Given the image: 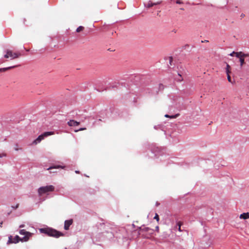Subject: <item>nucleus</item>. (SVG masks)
Segmentation results:
<instances>
[{"instance_id":"obj_1","label":"nucleus","mask_w":249,"mask_h":249,"mask_svg":"<svg viewBox=\"0 0 249 249\" xmlns=\"http://www.w3.org/2000/svg\"><path fill=\"white\" fill-rule=\"evenodd\" d=\"M39 230L41 233H45L48 236H52L55 238H58L60 236H63L64 235V234L62 232L52 228H42L40 229Z\"/></svg>"},{"instance_id":"obj_2","label":"nucleus","mask_w":249,"mask_h":249,"mask_svg":"<svg viewBox=\"0 0 249 249\" xmlns=\"http://www.w3.org/2000/svg\"><path fill=\"white\" fill-rule=\"evenodd\" d=\"M54 190V187L53 185H49L46 186L41 187L38 189V195L41 196L44 194L49 192H53Z\"/></svg>"},{"instance_id":"obj_3","label":"nucleus","mask_w":249,"mask_h":249,"mask_svg":"<svg viewBox=\"0 0 249 249\" xmlns=\"http://www.w3.org/2000/svg\"><path fill=\"white\" fill-rule=\"evenodd\" d=\"M20 55L21 54L19 53H13L11 50H7L4 57L6 58H10L11 59H14L19 57Z\"/></svg>"},{"instance_id":"obj_4","label":"nucleus","mask_w":249,"mask_h":249,"mask_svg":"<svg viewBox=\"0 0 249 249\" xmlns=\"http://www.w3.org/2000/svg\"><path fill=\"white\" fill-rule=\"evenodd\" d=\"M54 134L53 132H46L39 135L35 140L33 142V144H36L38 143H39L42 140L44 139V138L47 137L49 136Z\"/></svg>"},{"instance_id":"obj_5","label":"nucleus","mask_w":249,"mask_h":249,"mask_svg":"<svg viewBox=\"0 0 249 249\" xmlns=\"http://www.w3.org/2000/svg\"><path fill=\"white\" fill-rule=\"evenodd\" d=\"M248 56L249 54L244 53L242 52H237L236 53V57L239 58V61L240 62L241 67H242L245 63L244 58Z\"/></svg>"},{"instance_id":"obj_6","label":"nucleus","mask_w":249,"mask_h":249,"mask_svg":"<svg viewBox=\"0 0 249 249\" xmlns=\"http://www.w3.org/2000/svg\"><path fill=\"white\" fill-rule=\"evenodd\" d=\"M19 233L21 235H24L22 239H21V241H27L29 238V237L32 235V233L26 231L25 230H21L19 231Z\"/></svg>"},{"instance_id":"obj_7","label":"nucleus","mask_w":249,"mask_h":249,"mask_svg":"<svg viewBox=\"0 0 249 249\" xmlns=\"http://www.w3.org/2000/svg\"><path fill=\"white\" fill-rule=\"evenodd\" d=\"M173 104L177 105L179 103L181 98L177 95H173L170 98Z\"/></svg>"},{"instance_id":"obj_8","label":"nucleus","mask_w":249,"mask_h":249,"mask_svg":"<svg viewBox=\"0 0 249 249\" xmlns=\"http://www.w3.org/2000/svg\"><path fill=\"white\" fill-rule=\"evenodd\" d=\"M72 219L66 220L64 223V229L65 230H68L70 228V226L72 224Z\"/></svg>"},{"instance_id":"obj_9","label":"nucleus","mask_w":249,"mask_h":249,"mask_svg":"<svg viewBox=\"0 0 249 249\" xmlns=\"http://www.w3.org/2000/svg\"><path fill=\"white\" fill-rule=\"evenodd\" d=\"M21 239H22V238H20L18 235H16L13 239V240H12L11 237H9V240H8V242L9 243H17L18 242V241L19 240L21 241Z\"/></svg>"},{"instance_id":"obj_10","label":"nucleus","mask_w":249,"mask_h":249,"mask_svg":"<svg viewBox=\"0 0 249 249\" xmlns=\"http://www.w3.org/2000/svg\"><path fill=\"white\" fill-rule=\"evenodd\" d=\"M79 122L71 120L68 122V124L70 126H77L79 124Z\"/></svg>"},{"instance_id":"obj_11","label":"nucleus","mask_w":249,"mask_h":249,"mask_svg":"<svg viewBox=\"0 0 249 249\" xmlns=\"http://www.w3.org/2000/svg\"><path fill=\"white\" fill-rule=\"evenodd\" d=\"M240 218L243 219H247L249 218V214L248 213H243L240 215Z\"/></svg>"},{"instance_id":"obj_12","label":"nucleus","mask_w":249,"mask_h":249,"mask_svg":"<svg viewBox=\"0 0 249 249\" xmlns=\"http://www.w3.org/2000/svg\"><path fill=\"white\" fill-rule=\"evenodd\" d=\"M65 166H60V165H56V166H51L50 167H49L47 169V170H52L53 169H58V168H62V169H63L64 168Z\"/></svg>"},{"instance_id":"obj_13","label":"nucleus","mask_w":249,"mask_h":249,"mask_svg":"<svg viewBox=\"0 0 249 249\" xmlns=\"http://www.w3.org/2000/svg\"><path fill=\"white\" fill-rule=\"evenodd\" d=\"M160 3V2H156V3H153V2H151V1H149L148 3H147V4L146 5H145V6L147 7L148 8H149V7H152L153 6L159 4Z\"/></svg>"},{"instance_id":"obj_14","label":"nucleus","mask_w":249,"mask_h":249,"mask_svg":"<svg viewBox=\"0 0 249 249\" xmlns=\"http://www.w3.org/2000/svg\"><path fill=\"white\" fill-rule=\"evenodd\" d=\"M16 67V66H12L4 68H0V71H5L8 70Z\"/></svg>"},{"instance_id":"obj_15","label":"nucleus","mask_w":249,"mask_h":249,"mask_svg":"<svg viewBox=\"0 0 249 249\" xmlns=\"http://www.w3.org/2000/svg\"><path fill=\"white\" fill-rule=\"evenodd\" d=\"M226 72L227 74H230L231 73L230 66L228 64H227L226 66Z\"/></svg>"},{"instance_id":"obj_16","label":"nucleus","mask_w":249,"mask_h":249,"mask_svg":"<svg viewBox=\"0 0 249 249\" xmlns=\"http://www.w3.org/2000/svg\"><path fill=\"white\" fill-rule=\"evenodd\" d=\"M179 114L178 113L174 115H170L169 118L172 119H174L177 118L178 116H179Z\"/></svg>"},{"instance_id":"obj_17","label":"nucleus","mask_w":249,"mask_h":249,"mask_svg":"<svg viewBox=\"0 0 249 249\" xmlns=\"http://www.w3.org/2000/svg\"><path fill=\"white\" fill-rule=\"evenodd\" d=\"M142 230L145 231H148L150 230L151 231H153L152 230H151L149 228H148V227H144L143 229H142Z\"/></svg>"},{"instance_id":"obj_18","label":"nucleus","mask_w":249,"mask_h":249,"mask_svg":"<svg viewBox=\"0 0 249 249\" xmlns=\"http://www.w3.org/2000/svg\"><path fill=\"white\" fill-rule=\"evenodd\" d=\"M227 79H228V80L229 82L231 83H232V82L231 81V77L230 75V74H227Z\"/></svg>"},{"instance_id":"obj_19","label":"nucleus","mask_w":249,"mask_h":249,"mask_svg":"<svg viewBox=\"0 0 249 249\" xmlns=\"http://www.w3.org/2000/svg\"><path fill=\"white\" fill-rule=\"evenodd\" d=\"M84 27H82V26H79V27H78L76 29V31L77 32H80L81 31H82Z\"/></svg>"},{"instance_id":"obj_20","label":"nucleus","mask_w":249,"mask_h":249,"mask_svg":"<svg viewBox=\"0 0 249 249\" xmlns=\"http://www.w3.org/2000/svg\"><path fill=\"white\" fill-rule=\"evenodd\" d=\"M14 149L16 150V151H18L19 150H20L21 148H19L18 147V144H15V146H14Z\"/></svg>"},{"instance_id":"obj_21","label":"nucleus","mask_w":249,"mask_h":249,"mask_svg":"<svg viewBox=\"0 0 249 249\" xmlns=\"http://www.w3.org/2000/svg\"><path fill=\"white\" fill-rule=\"evenodd\" d=\"M154 218L158 222L159 221V215L157 213H156Z\"/></svg>"},{"instance_id":"obj_22","label":"nucleus","mask_w":249,"mask_h":249,"mask_svg":"<svg viewBox=\"0 0 249 249\" xmlns=\"http://www.w3.org/2000/svg\"><path fill=\"white\" fill-rule=\"evenodd\" d=\"M177 225L178 226V231H181L180 227H181V223L180 222H178L177 223Z\"/></svg>"},{"instance_id":"obj_23","label":"nucleus","mask_w":249,"mask_h":249,"mask_svg":"<svg viewBox=\"0 0 249 249\" xmlns=\"http://www.w3.org/2000/svg\"><path fill=\"white\" fill-rule=\"evenodd\" d=\"M237 53V52H234V51H233V52H232L229 55H230V56H233V55L235 54V56H236V53Z\"/></svg>"},{"instance_id":"obj_24","label":"nucleus","mask_w":249,"mask_h":249,"mask_svg":"<svg viewBox=\"0 0 249 249\" xmlns=\"http://www.w3.org/2000/svg\"><path fill=\"white\" fill-rule=\"evenodd\" d=\"M6 156V154L5 153H0V158H2Z\"/></svg>"},{"instance_id":"obj_25","label":"nucleus","mask_w":249,"mask_h":249,"mask_svg":"<svg viewBox=\"0 0 249 249\" xmlns=\"http://www.w3.org/2000/svg\"><path fill=\"white\" fill-rule=\"evenodd\" d=\"M19 204H17L16 206H12V208L14 209H16L18 207Z\"/></svg>"},{"instance_id":"obj_26","label":"nucleus","mask_w":249,"mask_h":249,"mask_svg":"<svg viewBox=\"0 0 249 249\" xmlns=\"http://www.w3.org/2000/svg\"><path fill=\"white\" fill-rule=\"evenodd\" d=\"M86 128H80L78 130H75V132H78L79 131H82V130H85Z\"/></svg>"},{"instance_id":"obj_27","label":"nucleus","mask_w":249,"mask_h":249,"mask_svg":"<svg viewBox=\"0 0 249 249\" xmlns=\"http://www.w3.org/2000/svg\"><path fill=\"white\" fill-rule=\"evenodd\" d=\"M176 3H178V4H181V3H182V2L180 0H177L176 1Z\"/></svg>"},{"instance_id":"obj_28","label":"nucleus","mask_w":249,"mask_h":249,"mask_svg":"<svg viewBox=\"0 0 249 249\" xmlns=\"http://www.w3.org/2000/svg\"><path fill=\"white\" fill-rule=\"evenodd\" d=\"M245 16V14H243V13H242V14H241V16H240V17H241L242 18H244Z\"/></svg>"},{"instance_id":"obj_29","label":"nucleus","mask_w":249,"mask_h":249,"mask_svg":"<svg viewBox=\"0 0 249 249\" xmlns=\"http://www.w3.org/2000/svg\"><path fill=\"white\" fill-rule=\"evenodd\" d=\"M23 227H24V225H23V224L20 225L19 226V228H23Z\"/></svg>"},{"instance_id":"obj_30","label":"nucleus","mask_w":249,"mask_h":249,"mask_svg":"<svg viewBox=\"0 0 249 249\" xmlns=\"http://www.w3.org/2000/svg\"><path fill=\"white\" fill-rule=\"evenodd\" d=\"M169 116H170V115H168V114H166V115H165V117L166 118H169Z\"/></svg>"},{"instance_id":"obj_31","label":"nucleus","mask_w":249,"mask_h":249,"mask_svg":"<svg viewBox=\"0 0 249 249\" xmlns=\"http://www.w3.org/2000/svg\"><path fill=\"white\" fill-rule=\"evenodd\" d=\"M159 227H158V226H157V227H156V230H157V231H158V230H159Z\"/></svg>"},{"instance_id":"obj_32","label":"nucleus","mask_w":249,"mask_h":249,"mask_svg":"<svg viewBox=\"0 0 249 249\" xmlns=\"http://www.w3.org/2000/svg\"><path fill=\"white\" fill-rule=\"evenodd\" d=\"M2 222H1L0 223V227H2Z\"/></svg>"},{"instance_id":"obj_33","label":"nucleus","mask_w":249,"mask_h":249,"mask_svg":"<svg viewBox=\"0 0 249 249\" xmlns=\"http://www.w3.org/2000/svg\"><path fill=\"white\" fill-rule=\"evenodd\" d=\"M55 172L54 171V170H53V171H50V173H55Z\"/></svg>"},{"instance_id":"obj_34","label":"nucleus","mask_w":249,"mask_h":249,"mask_svg":"<svg viewBox=\"0 0 249 249\" xmlns=\"http://www.w3.org/2000/svg\"><path fill=\"white\" fill-rule=\"evenodd\" d=\"M178 80H179V81H182V78L179 79H178Z\"/></svg>"},{"instance_id":"obj_35","label":"nucleus","mask_w":249,"mask_h":249,"mask_svg":"<svg viewBox=\"0 0 249 249\" xmlns=\"http://www.w3.org/2000/svg\"><path fill=\"white\" fill-rule=\"evenodd\" d=\"M75 173H79V171H75Z\"/></svg>"},{"instance_id":"obj_36","label":"nucleus","mask_w":249,"mask_h":249,"mask_svg":"<svg viewBox=\"0 0 249 249\" xmlns=\"http://www.w3.org/2000/svg\"><path fill=\"white\" fill-rule=\"evenodd\" d=\"M178 74L180 77H181V75L180 74L178 73Z\"/></svg>"}]
</instances>
